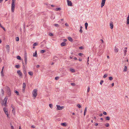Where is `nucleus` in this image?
I'll return each instance as SVG.
<instances>
[{
	"instance_id": "obj_1",
	"label": "nucleus",
	"mask_w": 129,
	"mask_h": 129,
	"mask_svg": "<svg viewBox=\"0 0 129 129\" xmlns=\"http://www.w3.org/2000/svg\"><path fill=\"white\" fill-rule=\"evenodd\" d=\"M37 89H34L33 90L32 94L33 95V97L35 98L37 95Z\"/></svg>"
},
{
	"instance_id": "obj_2",
	"label": "nucleus",
	"mask_w": 129,
	"mask_h": 129,
	"mask_svg": "<svg viewBox=\"0 0 129 129\" xmlns=\"http://www.w3.org/2000/svg\"><path fill=\"white\" fill-rule=\"evenodd\" d=\"M57 107L56 110H61L63 109L64 108V106H60L58 105H56Z\"/></svg>"
},
{
	"instance_id": "obj_3",
	"label": "nucleus",
	"mask_w": 129,
	"mask_h": 129,
	"mask_svg": "<svg viewBox=\"0 0 129 129\" xmlns=\"http://www.w3.org/2000/svg\"><path fill=\"white\" fill-rule=\"evenodd\" d=\"M15 4H11V10L12 12H14L15 8Z\"/></svg>"
},
{
	"instance_id": "obj_4",
	"label": "nucleus",
	"mask_w": 129,
	"mask_h": 129,
	"mask_svg": "<svg viewBox=\"0 0 129 129\" xmlns=\"http://www.w3.org/2000/svg\"><path fill=\"white\" fill-rule=\"evenodd\" d=\"M67 2L68 3V6H72V3L71 1L70 0H67Z\"/></svg>"
},
{
	"instance_id": "obj_5",
	"label": "nucleus",
	"mask_w": 129,
	"mask_h": 129,
	"mask_svg": "<svg viewBox=\"0 0 129 129\" xmlns=\"http://www.w3.org/2000/svg\"><path fill=\"white\" fill-rule=\"evenodd\" d=\"M106 0H102L101 3V7L102 8L105 5Z\"/></svg>"
},
{
	"instance_id": "obj_6",
	"label": "nucleus",
	"mask_w": 129,
	"mask_h": 129,
	"mask_svg": "<svg viewBox=\"0 0 129 129\" xmlns=\"http://www.w3.org/2000/svg\"><path fill=\"white\" fill-rule=\"evenodd\" d=\"M7 92V93L8 95L9 96H10L11 94V90L10 88H8V89Z\"/></svg>"
},
{
	"instance_id": "obj_7",
	"label": "nucleus",
	"mask_w": 129,
	"mask_h": 129,
	"mask_svg": "<svg viewBox=\"0 0 129 129\" xmlns=\"http://www.w3.org/2000/svg\"><path fill=\"white\" fill-rule=\"evenodd\" d=\"M110 28L111 29H112L113 27V23L111 21L110 23Z\"/></svg>"
},
{
	"instance_id": "obj_8",
	"label": "nucleus",
	"mask_w": 129,
	"mask_h": 129,
	"mask_svg": "<svg viewBox=\"0 0 129 129\" xmlns=\"http://www.w3.org/2000/svg\"><path fill=\"white\" fill-rule=\"evenodd\" d=\"M17 73L21 77L22 76V73L20 70H18L17 71Z\"/></svg>"
},
{
	"instance_id": "obj_9",
	"label": "nucleus",
	"mask_w": 129,
	"mask_h": 129,
	"mask_svg": "<svg viewBox=\"0 0 129 129\" xmlns=\"http://www.w3.org/2000/svg\"><path fill=\"white\" fill-rule=\"evenodd\" d=\"M126 24H129V15H128L127 18V20L126 21Z\"/></svg>"
},
{
	"instance_id": "obj_10",
	"label": "nucleus",
	"mask_w": 129,
	"mask_h": 129,
	"mask_svg": "<svg viewBox=\"0 0 129 129\" xmlns=\"http://www.w3.org/2000/svg\"><path fill=\"white\" fill-rule=\"evenodd\" d=\"M24 61L25 62V64H27V57L25 56V57H24Z\"/></svg>"
},
{
	"instance_id": "obj_11",
	"label": "nucleus",
	"mask_w": 129,
	"mask_h": 129,
	"mask_svg": "<svg viewBox=\"0 0 129 129\" xmlns=\"http://www.w3.org/2000/svg\"><path fill=\"white\" fill-rule=\"evenodd\" d=\"M66 43L65 42H63L61 44V46H65Z\"/></svg>"
},
{
	"instance_id": "obj_12",
	"label": "nucleus",
	"mask_w": 129,
	"mask_h": 129,
	"mask_svg": "<svg viewBox=\"0 0 129 129\" xmlns=\"http://www.w3.org/2000/svg\"><path fill=\"white\" fill-rule=\"evenodd\" d=\"M127 70V68L126 66H124V69L123 70L124 72H126Z\"/></svg>"
},
{
	"instance_id": "obj_13",
	"label": "nucleus",
	"mask_w": 129,
	"mask_h": 129,
	"mask_svg": "<svg viewBox=\"0 0 129 129\" xmlns=\"http://www.w3.org/2000/svg\"><path fill=\"white\" fill-rule=\"evenodd\" d=\"M115 49H114V51L115 52H116V53L118 51V48H116V46L115 47Z\"/></svg>"
},
{
	"instance_id": "obj_14",
	"label": "nucleus",
	"mask_w": 129,
	"mask_h": 129,
	"mask_svg": "<svg viewBox=\"0 0 129 129\" xmlns=\"http://www.w3.org/2000/svg\"><path fill=\"white\" fill-rule=\"evenodd\" d=\"M3 103L2 104V105H4L5 107H7V105L6 104V103H5V102H4V101L3 102Z\"/></svg>"
},
{
	"instance_id": "obj_15",
	"label": "nucleus",
	"mask_w": 129,
	"mask_h": 129,
	"mask_svg": "<svg viewBox=\"0 0 129 129\" xmlns=\"http://www.w3.org/2000/svg\"><path fill=\"white\" fill-rule=\"evenodd\" d=\"M33 56L34 57H37V53L36 52H36L35 53H34L33 54Z\"/></svg>"
},
{
	"instance_id": "obj_16",
	"label": "nucleus",
	"mask_w": 129,
	"mask_h": 129,
	"mask_svg": "<svg viewBox=\"0 0 129 129\" xmlns=\"http://www.w3.org/2000/svg\"><path fill=\"white\" fill-rule=\"evenodd\" d=\"M60 124L61 125H62V126H66L67 125H66V123H61Z\"/></svg>"
},
{
	"instance_id": "obj_17",
	"label": "nucleus",
	"mask_w": 129,
	"mask_h": 129,
	"mask_svg": "<svg viewBox=\"0 0 129 129\" xmlns=\"http://www.w3.org/2000/svg\"><path fill=\"white\" fill-rule=\"evenodd\" d=\"M8 98L7 97H6L4 99V102H5V103H7V100Z\"/></svg>"
},
{
	"instance_id": "obj_18",
	"label": "nucleus",
	"mask_w": 129,
	"mask_h": 129,
	"mask_svg": "<svg viewBox=\"0 0 129 129\" xmlns=\"http://www.w3.org/2000/svg\"><path fill=\"white\" fill-rule=\"evenodd\" d=\"M68 40L71 42H72L73 41V39L72 38L70 37H69L68 38Z\"/></svg>"
},
{
	"instance_id": "obj_19",
	"label": "nucleus",
	"mask_w": 129,
	"mask_h": 129,
	"mask_svg": "<svg viewBox=\"0 0 129 129\" xmlns=\"http://www.w3.org/2000/svg\"><path fill=\"white\" fill-rule=\"evenodd\" d=\"M61 10V8H56L55 9H54V10H55L56 11H59V10Z\"/></svg>"
},
{
	"instance_id": "obj_20",
	"label": "nucleus",
	"mask_w": 129,
	"mask_h": 129,
	"mask_svg": "<svg viewBox=\"0 0 129 129\" xmlns=\"http://www.w3.org/2000/svg\"><path fill=\"white\" fill-rule=\"evenodd\" d=\"M6 49H7V50H8V51H9V48H10V47H9V45H7L6 46Z\"/></svg>"
},
{
	"instance_id": "obj_21",
	"label": "nucleus",
	"mask_w": 129,
	"mask_h": 129,
	"mask_svg": "<svg viewBox=\"0 0 129 129\" xmlns=\"http://www.w3.org/2000/svg\"><path fill=\"white\" fill-rule=\"evenodd\" d=\"M85 29H87V27L88 26V24L86 22L85 23Z\"/></svg>"
},
{
	"instance_id": "obj_22",
	"label": "nucleus",
	"mask_w": 129,
	"mask_h": 129,
	"mask_svg": "<svg viewBox=\"0 0 129 129\" xmlns=\"http://www.w3.org/2000/svg\"><path fill=\"white\" fill-rule=\"evenodd\" d=\"M26 84L25 83H23V84L22 88H25Z\"/></svg>"
},
{
	"instance_id": "obj_23",
	"label": "nucleus",
	"mask_w": 129,
	"mask_h": 129,
	"mask_svg": "<svg viewBox=\"0 0 129 129\" xmlns=\"http://www.w3.org/2000/svg\"><path fill=\"white\" fill-rule=\"evenodd\" d=\"M16 0H12L11 4H15V1Z\"/></svg>"
},
{
	"instance_id": "obj_24",
	"label": "nucleus",
	"mask_w": 129,
	"mask_h": 129,
	"mask_svg": "<svg viewBox=\"0 0 129 129\" xmlns=\"http://www.w3.org/2000/svg\"><path fill=\"white\" fill-rule=\"evenodd\" d=\"M4 68V67L3 68V69L2 70V71H1V75L2 76H4V74L3 73V70Z\"/></svg>"
},
{
	"instance_id": "obj_25",
	"label": "nucleus",
	"mask_w": 129,
	"mask_h": 129,
	"mask_svg": "<svg viewBox=\"0 0 129 129\" xmlns=\"http://www.w3.org/2000/svg\"><path fill=\"white\" fill-rule=\"evenodd\" d=\"M70 70L71 72H75V70L73 69H70Z\"/></svg>"
},
{
	"instance_id": "obj_26",
	"label": "nucleus",
	"mask_w": 129,
	"mask_h": 129,
	"mask_svg": "<svg viewBox=\"0 0 129 129\" xmlns=\"http://www.w3.org/2000/svg\"><path fill=\"white\" fill-rule=\"evenodd\" d=\"M29 75H30L32 76L33 75V73L32 72H28Z\"/></svg>"
},
{
	"instance_id": "obj_27",
	"label": "nucleus",
	"mask_w": 129,
	"mask_h": 129,
	"mask_svg": "<svg viewBox=\"0 0 129 129\" xmlns=\"http://www.w3.org/2000/svg\"><path fill=\"white\" fill-rule=\"evenodd\" d=\"M46 51L45 50H42L41 51V53H43L45 52Z\"/></svg>"
},
{
	"instance_id": "obj_28",
	"label": "nucleus",
	"mask_w": 129,
	"mask_h": 129,
	"mask_svg": "<svg viewBox=\"0 0 129 129\" xmlns=\"http://www.w3.org/2000/svg\"><path fill=\"white\" fill-rule=\"evenodd\" d=\"M20 67V66L18 64L17 65H16L15 66V67L17 68H19Z\"/></svg>"
},
{
	"instance_id": "obj_29",
	"label": "nucleus",
	"mask_w": 129,
	"mask_h": 129,
	"mask_svg": "<svg viewBox=\"0 0 129 129\" xmlns=\"http://www.w3.org/2000/svg\"><path fill=\"white\" fill-rule=\"evenodd\" d=\"M3 111L4 112H6V111H8L7 110V108L6 107H4V108Z\"/></svg>"
},
{
	"instance_id": "obj_30",
	"label": "nucleus",
	"mask_w": 129,
	"mask_h": 129,
	"mask_svg": "<svg viewBox=\"0 0 129 129\" xmlns=\"http://www.w3.org/2000/svg\"><path fill=\"white\" fill-rule=\"evenodd\" d=\"M17 58L18 59H19V60H21V57L20 56H17Z\"/></svg>"
},
{
	"instance_id": "obj_31",
	"label": "nucleus",
	"mask_w": 129,
	"mask_h": 129,
	"mask_svg": "<svg viewBox=\"0 0 129 129\" xmlns=\"http://www.w3.org/2000/svg\"><path fill=\"white\" fill-rule=\"evenodd\" d=\"M106 119L107 120H109L110 119V118L109 117L107 116L106 118Z\"/></svg>"
},
{
	"instance_id": "obj_32",
	"label": "nucleus",
	"mask_w": 129,
	"mask_h": 129,
	"mask_svg": "<svg viewBox=\"0 0 129 129\" xmlns=\"http://www.w3.org/2000/svg\"><path fill=\"white\" fill-rule=\"evenodd\" d=\"M12 108H13V109L12 111V112H13V114H15V109H14V108H13V107H12Z\"/></svg>"
},
{
	"instance_id": "obj_33",
	"label": "nucleus",
	"mask_w": 129,
	"mask_h": 129,
	"mask_svg": "<svg viewBox=\"0 0 129 129\" xmlns=\"http://www.w3.org/2000/svg\"><path fill=\"white\" fill-rule=\"evenodd\" d=\"M77 106L79 108H81V106L78 104H77Z\"/></svg>"
},
{
	"instance_id": "obj_34",
	"label": "nucleus",
	"mask_w": 129,
	"mask_h": 129,
	"mask_svg": "<svg viewBox=\"0 0 129 129\" xmlns=\"http://www.w3.org/2000/svg\"><path fill=\"white\" fill-rule=\"evenodd\" d=\"M19 38L18 37H16V41H19Z\"/></svg>"
},
{
	"instance_id": "obj_35",
	"label": "nucleus",
	"mask_w": 129,
	"mask_h": 129,
	"mask_svg": "<svg viewBox=\"0 0 129 129\" xmlns=\"http://www.w3.org/2000/svg\"><path fill=\"white\" fill-rule=\"evenodd\" d=\"M49 106L51 108H52L53 107V105L52 104H50L49 105Z\"/></svg>"
},
{
	"instance_id": "obj_36",
	"label": "nucleus",
	"mask_w": 129,
	"mask_h": 129,
	"mask_svg": "<svg viewBox=\"0 0 129 129\" xmlns=\"http://www.w3.org/2000/svg\"><path fill=\"white\" fill-rule=\"evenodd\" d=\"M5 114H6L7 115V117H8V111H6V112H5Z\"/></svg>"
},
{
	"instance_id": "obj_37",
	"label": "nucleus",
	"mask_w": 129,
	"mask_h": 129,
	"mask_svg": "<svg viewBox=\"0 0 129 129\" xmlns=\"http://www.w3.org/2000/svg\"><path fill=\"white\" fill-rule=\"evenodd\" d=\"M107 74H105L103 76V77L104 78H105L107 77Z\"/></svg>"
},
{
	"instance_id": "obj_38",
	"label": "nucleus",
	"mask_w": 129,
	"mask_h": 129,
	"mask_svg": "<svg viewBox=\"0 0 129 129\" xmlns=\"http://www.w3.org/2000/svg\"><path fill=\"white\" fill-rule=\"evenodd\" d=\"M38 45V44L37 43H34L33 44V46H36Z\"/></svg>"
},
{
	"instance_id": "obj_39",
	"label": "nucleus",
	"mask_w": 129,
	"mask_h": 129,
	"mask_svg": "<svg viewBox=\"0 0 129 129\" xmlns=\"http://www.w3.org/2000/svg\"><path fill=\"white\" fill-rule=\"evenodd\" d=\"M90 90V87L89 86H88V89H87V92H89V91Z\"/></svg>"
},
{
	"instance_id": "obj_40",
	"label": "nucleus",
	"mask_w": 129,
	"mask_h": 129,
	"mask_svg": "<svg viewBox=\"0 0 129 129\" xmlns=\"http://www.w3.org/2000/svg\"><path fill=\"white\" fill-rule=\"evenodd\" d=\"M109 125V124L108 123H107L105 124V126L107 127H108Z\"/></svg>"
},
{
	"instance_id": "obj_41",
	"label": "nucleus",
	"mask_w": 129,
	"mask_h": 129,
	"mask_svg": "<svg viewBox=\"0 0 129 129\" xmlns=\"http://www.w3.org/2000/svg\"><path fill=\"white\" fill-rule=\"evenodd\" d=\"M109 79L110 80H113V78L112 77H109Z\"/></svg>"
},
{
	"instance_id": "obj_42",
	"label": "nucleus",
	"mask_w": 129,
	"mask_h": 129,
	"mask_svg": "<svg viewBox=\"0 0 129 129\" xmlns=\"http://www.w3.org/2000/svg\"><path fill=\"white\" fill-rule=\"evenodd\" d=\"M127 51L126 49L124 50V55H125L126 53V52Z\"/></svg>"
},
{
	"instance_id": "obj_43",
	"label": "nucleus",
	"mask_w": 129,
	"mask_h": 129,
	"mask_svg": "<svg viewBox=\"0 0 129 129\" xmlns=\"http://www.w3.org/2000/svg\"><path fill=\"white\" fill-rule=\"evenodd\" d=\"M87 107H85V109L84 112H86L87 111Z\"/></svg>"
},
{
	"instance_id": "obj_44",
	"label": "nucleus",
	"mask_w": 129,
	"mask_h": 129,
	"mask_svg": "<svg viewBox=\"0 0 129 129\" xmlns=\"http://www.w3.org/2000/svg\"><path fill=\"white\" fill-rule=\"evenodd\" d=\"M10 125L11 126V128L12 129H14V127L12 125V124L11 123H10Z\"/></svg>"
},
{
	"instance_id": "obj_45",
	"label": "nucleus",
	"mask_w": 129,
	"mask_h": 129,
	"mask_svg": "<svg viewBox=\"0 0 129 129\" xmlns=\"http://www.w3.org/2000/svg\"><path fill=\"white\" fill-rule=\"evenodd\" d=\"M103 82H104L102 80H101L100 82V84L101 85H102V83H103Z\"/></svg>"
},
{
	"instance_id": "obj_46",
	"label": "nucleus",
	"mask_w": 129,
	"mask_h": 129,
	"mask_svg": "<svg viewBox=\"0 0 129 129\" xmlns=\"http://www.w3.org/2000/svg\"><path fill=\"white\" fill-rule=\"evenodd\" d=\"M15 92L17 94V95H18L19 94V92L18 91H15Z\"/></svg>"
},
{
	"instance_id": "obj_47",
	"label": "nucleus",
	"mask_w": 129,
	"mask_h": 129,
	"mask_svg": "<svg viewBox=\"0 0 129 129\" xmlns=\"http://www.w3.org/2000/svg\"><path fill=\"white\" fill-rule=\"evenodd\" d=\"M79 55L80 56H82L83 55V54L81 53H79Z\"/></svg>"
},
{
	"instance_id": "obj_48",
	"label": "nucleus",
	"mask_w": 129,
	"mask_h": 129,
	"mask_svg": "<svg viewBox=\"0 0 129 129\" xmlns=\"http://www.w3.org/2000/svg\"><path fill=\"white\" fill-rule=\"evenodd\" d=\"M59 78V77H56L55 78V80H57Z\"/></svg>"
},
{
	"instance_id": "obj_49",
	"label": "nucleus",
	"mask_w": 129,
	"mask_h": 129,
	"mask_svg": "<svg viewBox=\"0 0 129 129\" xmlns=\"http://www.w3.org/2000/svg\"><path fill=\"white\" fill-rule=\"evenodd\" d=\"M103 114L104 115H107V113H106V112H103Z\"/></svg>"
},
{
	"instance_id": "obj_50",
	"label": "nucleus",
	"mask_w": 129,
	"mask_h": 129,
	"mask_svg": "<svg viewBox=\"0 0 129 129\" xmlns=\"http://www.w3.org/2000/svg\"><path fill=\"white\" fill-rule=\"evenodd\" d=\"M54 25L55 26L57 27L59 26L58 24H55Z\"/></svg>"
},
{
	"instance_id": "obj_51",
	"label": "nucleus",
	"mask_w": 129,
	"mask_h": 129,
	"mask_svg": "<svg viewBox=\"0 0 129 129\" xmlns=\"http://www.w3.org/2000/svg\"><path fill=\"white\" fill-rule=\"evenodd\" d=\"M1 28H2L5 31H6V29H5V28L4 27H3V26H2L1 27Z\"/></svg>"
},
{
	"instance_id": "obj_52",
	"label": "nucleus",
	"mask_w": 129,
	"mask_h": 129,
	"mask_svg": "<svg viewBox=\"0 0 129 129\" xmlns=\"http://www.w3.org/2000/svg\"><path fill=\"white\" fill-rule=\"evenodd\" d=\"M71 85L73 86H75V83H72L71 84Z\"/></svg>"
},
{
	"instance_id": "obj_53",
	"label": "nucleus",
	"mask_w": 129,
	"mask_h": 129,
	"mask_svg": "<svg viewBox=\"0 0 129 129\" xmlns=\"http://www.w3.org/2000/svg\"><path fill=\"white\" fill-rule=\"evenodd\" d=\"M25 88H22V91L24 92L25 91Z\"/></svg>"
},
{
	"instance_id": "obj_54",
	"label": "nucleus",
	"mask_w": 129,
	"mask_h": 129,
	"mask_svg": "<svg viewBox=\"0 0 129 129\" xmlns=\"http://www.w3.org/2000/svg\"><path fill=\"white\" fill-rule=\"evenodd\" d=\"M49 35L50 36H53V34L52 33H50L49 34Z\"/></svg>"
},
{
	"instance_id": "obj_55",
	"label": "nucleus",
	"mask_w": 129,
	"mask_h": 129,
	"mask_svg": "<svg viewBox=\"0 0 129 129\" xmlns=\"http://www.w3.org/2000/svg\"><path fill=\"white\" fill-rule=\"evenodd\" d=\"M65 25L66 26H69L68 24L67 23H66Z\"/></svg>"
},
{
	"instance_id": "obj_56",
	"label": "nucleus",
	"mask_w": 129,
	"mask_h": 129,
	"mask_svg": "<svg viewBox=\"0 0 129 129\" xmlns=\"http://www.w3.org/2000/svg\"><path fill=\"white\" fill-rule=\"evenodd\" d=\"M83 47H80L79 48L80 49H83Z\"/></svg>"
},
{
	"instance_id": "obj_57",
	"label": "nucleus",
	"mask_w": 129,
	"mask_h": 129,
	"mask_svg": "<svg viewBox=\"0 0 129 129\" xmlns=\"http://www.w3.org/2000/svg\"><path fill=\"white\" fill-rule=\"evenodd\" d=\"M31 127L32 128H35V127L34 125H33L31 126Z\"/></svg>"
},
{
	"instance_id": "obj_58",
	"label": "nucleus",
	"mask_w": 129,
	"mask_h": 129,
	"mask_svg": "<svg viewBox=\"0 0 129 129\" xmlns=\"http://www.w3.org/2000/svg\"><path fill=\"white\" fill-rule=\"evenodd\" d=\"M79 32H80L81 33H82L83 32L82 30V29H80L79 30Z\"/></svg>"
},
{
	"instance_id": "obj_59",
	"label": "nucleus",
	"mask_w": 129,
	"mask_h": 129,
	"mask_svg": "<svg viewBox=\"0 0 129 129\" xmlns=\"http://www.w3.org/2000/svg\"><path fill=\"white\" fill-rule=\"evenodd\" d=\"M40 66L39 65H37L36 66V67L37 68H38Z\"/></svg>"
},
{
	"instance_id": "obj_60",
	"label": "nucleus",
	"mask_w": 129,
	"mask_h": 129,
	"mask_svg": "<svg viewBox=\"0 0 129 129\" xmlns=\"http://www.w3.org/2000/svg\"><path fill=\"white\" fill-rule=\"evenodd\" d=\"M94 125L95 126H97L98 125V124L97 123H95L94 124Z\"/></svg>"
},
{
	"instance_id": "obj_61",
	"label": "nucleus",
	"mask_w": 129,
	"mask_h": 129,
	"mask_svg": "<svg viewBox=\"0 0 129 129\" xmlns=\"http://www.w3.org/2000/svg\"><path fill=\"white\" fill-rule=\"evenodd\" d=\"M2 94H3L4 93V91L2 89Z\"/></svg>"
},
{
	"instance_id": "obj_62",
	"label": "nucleus",
	"mask_w": 129,
	"mask_h": 129,
	"mask_svg": "<svg viewBox=\"0 0 129 129\" xmlns=\"http://www.w3.org/2000/svg\"><path fill=\"white\" fill-rule=\"evenodd\" d=\"M25 56H26V57H27V54L26 53H25V55H24V56L25 57Z\"/></svg>"
},
{
	"instance_id": "obj_63",
	"label": "nucleus",
	"mask_w": 129,
	"mask_h": 129,
	"mask_svg": "<svg viewBox=\"0 0 129 129\" xmlns=\"http://www.w3.org/2000/svg\"><path fill=\"white\" fill-rule=\"evenodd\" d=\"M103 115V114L102 113H101L99 115L100 116H102Z\"/></svg>"
},
{
	"instance_id": "obj_64",
	"label": "nucleus",
	"mask_w": 129,
	"mask_h": 129,
	"mask_svg": "<svg viewBox=\"0 0 129 129\" xmlns=\"http://www.w3.org/2000/svg\"><path fill=\"white\" fill-rule=\"evenodd\" d=\"M70 58L71 59L72 58H73V56H70Z\"/></svg>"
}]
</instances>
